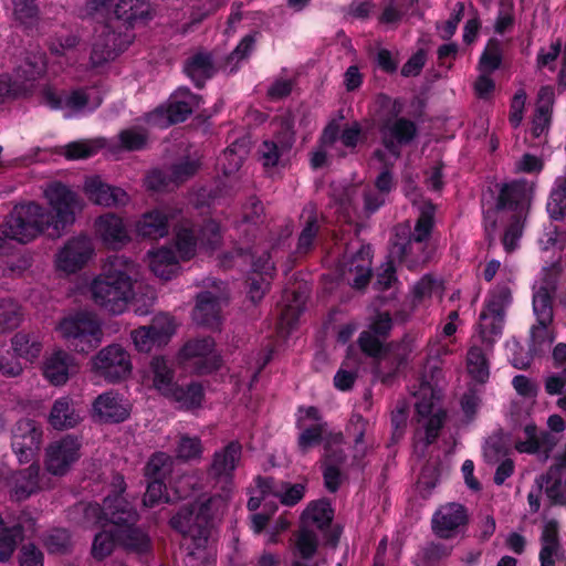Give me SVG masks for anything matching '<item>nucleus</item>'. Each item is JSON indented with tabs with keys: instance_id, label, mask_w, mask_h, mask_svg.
<instances>
[{
	"instance_id": "9d476101",
	"label": "nucleus",
	"mask_w": 566,
	"mask_h": 566,
	"mask_svg": "<svg viewBox=\"0 0 566 566\" xmlns=\"http://www.w3.org/2000/svg\"><path fill=\"white\" fill-rule=\"evenodd\" d=\"M242 446L230 442L214 452L210 464V476L221 482V492L214 496L201 497L214 512H222L233 493V472L241 462Z\"/></svg>"
},
{
	"instance_id": "6e6552de",
	"label": "nucleus",
	"mask_w": 566,
	"mask_h": 566,
	"mask_svg": "<svg viewBox=\"0 0 566 566\" xmlns=\"http://www.w3.org/2000/svg\"><path fill=\"white\" fill-rule=\"evenodd\" d=\"M555 290L553 280L543 279L534 284L533 310L536 324L531 329L530 352L532 355L544 353L555 340L556 335L551 324L554 319L552 308V293Z\"/></svg>"
},
{
	"instance_id": "c85d7f7f",
	"label": "nucleus",
	"mask_w": 566,
	"mask_h": 566,
	"mask_svg": "<svg viewBox=\"0 0 566 566\" xmlns=\"http://www.w3.org/2000/svg\"><path fill=\"white\" fill-rule=\"evenodd\" d=\"M95 232L103 243L111 248L122 247L130 240L123 219L113 212L98 217L95 222Z\"/></svg>"
},
{
	"instance_id": "473e14b6",
	"label": "nucleus",
	"mask_w": 566,
	"mask_h": 566,
	"mask_svg": "<svg viewBox=\"0 0 566 566\" xmlns=\"http://www.w3.org/2000/svg\"><path fill=\"white\" fill-rule=\"evenodd\" d=\"M548 438L547 432H538L535 423L531 419H524L523 422L514 428L513 443L521 453H536L544 447Z\"/></svg>"
},
{
	"instance_id": "72a5a7b5",
	"label": "nucleus",
	"mask_w": 566,
	"mask_h": 566,
	"mask_svg": "<svg viewBox=\"0 0 566 566\" xmlns=\"http://www.w3.org/2000/svg\"><path fill=\"white\" fill-rule=\"evenodd\" d=\"M541 566H555L556 562L566 560V553L558 542V524L546 521L542 528Z\"/></svg>"
},
{
	"instance_id": "b1692460",
	"label": "nucleus",
	"mask_w": 566,
	"mask_h": 566,
	"mask_svg": "<svg viewBox=\"0 0 566 566\" xmlns=\"http://www.w3.org/2000/svg\"><path fill=\"white\" fill-rule=\"evenodd\" d=\"M130 415V405L123 395L106 391L98 395L92 403V417L98 422L118 423Z\"/></svg>"
},
{
	"instance_id": "c756f323",
	"label": "nucleus",
	"mask_w": 566,
	"mask_h": 566,
	"mask_svg": "<svg viewBox=\"0 0 566 566\" xmlns=\"http://www.w3.org/2000/svg\"><path fill=\"white\" fill-rule=\"evenodd\" d=\"M199 168V161L186 159L171 167L168 177L160 170L149 172L146 178V186L151 189L168 188L169 184H179L193 176Z\"/></svg>"
},
{
	"instance_id": "5fc2aeb1",
	"label": "nucleus",
	"mask_w": 566,
	"mask_h": 566,
	"mask_svg": "<svg viewBox=\"0 0 566 566\" xmlns=\"http://www.w3.org/2000/svg\"><path fill=\"white\" fill-rule=\"evenodd\" d=\"M502 61V48L497 39H490L478 63V72L494 73Z\"/></svg>"
},
{
	"instance_id": "dca6fc26",
	"label": "nucleus",
	"mask_w": 566,
	"mask_h": 566,
	"mask_svg": "<svg viewBox=\"0 0 566 566\" xmlns=\"http://www.w3.org/2000/svg\"><path fill=\"white\" fill-rule=\"evenodd\" d=\"M417 134V127L413 122L407 118H394L386 122L381 127V137L384 149L375 154V160L392 164L399 156V147L402 144L410 143Z\"/></svg>"
},
{
	"instance_id": "3c124183",
	"label": "nucleus",
	"mask_w": 566,
	"mask_h": 566,
	"mask_svg": "<svg viewBox=\"0 0 566 566\" xmlns=\"http://www.w3.org/2000/svg\"><path fill=\"white\" fill-rule=\"evenodd\" d=\"M188 76L200 85L206 78L211 77L214 73V66L211 61L210 54L198 53L190 57L185 67Z\"/></svg>"
},
{
	"instance_id": "393cba45",
	"label": "nucleus",
	"mask_w": 566,
	"mask_h": 566,
	"mask_svg": "<svg viewBox=\"0 0 566 566\" xmlns=\"http://www.w3.org/2000/svg\"><path fill=\"white\" fill-rule=\"evenodd\" d=\"M83 190L88 200L103 207L125 206L129 201L127 191L108 185L99 176H87Z\"/></svg>"
},
{
	"instance_id": "423d86ee",
	"label": "nucleus",
	"mask_w": 566,
	"mask_h": 566,
	"mask_svg": "<svg viewBox=\"0 0 566 566\" xmlns=\"http://www.w3.org/2000/svg\"><path fill=\"white\" fill-rule=\"evenodd\" d=\"M304 493L305 486L302 485V483H295L294 485H290V483H281L280 485H274L272 480L258 478L255 486L253 488L252 494L248 501V507L250 511H256V509L263 503V506L269 511V513H254L252 515L251 522L253 532L260 533L264 531L269 523L270 514L274 513L276 509L275 499H279L280 502L287 506H292V504L301 501Z\"/></svg>"
},
{
	"instance_id": "13d9d810",
	"label": "nucleus",
	"mask_w": 566,
	"mask_h": 566,
	"mask_svg": "<svg viewBox=\"0 0 566 566\" xmlns=\"http://www.w3.org/2000/svg\"><path fill=\"white\" fill-rule=\"evenodd\" d=\"M175 452L182 461L199 459L203 452L202 441L199 437H190L187 436V433H182V436L179 437Z\"/></svg>"
},
{
	"instance_id": "7ed1b4c3",
	"label": "nucleus",
	"mask_w": 566,
	"mask_h": 566,
	"mask_svg": "<svg viewBox=\"0 0 566 566\" xmlns=\"http://www.w3.org/2000/svg\"><path fill=\"white\" fill-rule=\"evenodd\" d=\"M136 265L126 256H111L98 275L91 280L88 293L99 308L111 314H123L136 300L134 275Z\"/></svg>"
},
{
	"instance_id": "f3484780",
	"label": "nucleus",
	"mask_w": 566,
	"mask_h": 566,
	"mask_svg": "<svg viewBox=\"0 0 566 566\" xmlns=\"http://www.w3.org/2000/svg\"><path fill=\"white\" fill-rule=\"evenodd\" d=\"M200 98L187 91V88H179L175 92L167 107L156 108L145 117L149 125L156 127H168L174 123H180L192 113L193 108L198 107Z\"/></svg>"
},
{
	"instance_id": "a211bd4d",
	"label": "nucleus",
	"mask_w": 566,
	"mask_h": 566,
	"mask_svg": "<svg viewBox=\"0 0 566 566\" xmlns=\"http://www.w3.org/2000/svg\"><path fill=\"white\" fill-rule=\"evenodd\" d=\"M227 300V287L222 283L212 282L211 290L198 295L197 304L192 312L193 321L199 325L218 328L221 321L222 304Z\"/></svg>"
},
{
	"instance_id": "a18cd8bd",
	"label": "nucleus",
	"mask_w": 566,
	"mask_h": 566,
	"mask_svg": "<svg viewBox=\"0 0 566 566\" xmlns=\"http://www.w3.org/2000/svg\"><path fill=\"white\" fill-rule=\"evenodd\" d=\"M149 10L147 0H119L114 14L126 23H135V21L147 19Z\"/></svg>"
},
{
	"instance_id": "cd10ccee",
	"label": "nucleus",
	"mask_w": 566,
	"mask_h": 566,
	"mask_svg": "<svg viewBox=\"0 0 566 566\" xmlns=\"http://www.w3.org/2000/svg\"><path fill=\"white\" fill-rule=\"evenodd\" d=\"M467 522V512L459 503H447L439 507L432 518L434 533L440 537H452Z\"/></svg>"
},
{
	"instance_id": "79ce46f5",
	"label": "nucleus",
	"mask_w": 566,
	"mask_h": 566,
	"mask_svg": "<svg viewBox=\"0 0 566 566\" xmlns=\"http://www.w3.org/2000/svg\"><path fill=\"white\" fill-rule=\"evenodd\" d=\"M81 421V415L73 406L72 399L62 397L56 399L49 415V423L55 429L73 428Z\"/></svg>"
},
{
	"instance_id": "69168bd1",
	"label": "nucleus",
	"mask_w": 566,
	"mask_h": 566,
	"mask_svg": "<svg viewBox=\"0 0 566 566\" xmlns=\"http://www.w3.org/2000/svg\"><path fill=\"white\" fill-rule=\"evenodd\" d=\"M21 319L20 308L14 301L0 302V331L15 328Z\"/></svg>"
},
{
	"instance_id": "8fccbe9b",
	"label": "nucleus",
	"mask_w": 566,
	"mask_h": 566,
	"mask_svg": "<svg viewBox=\"0 0 566 566\" xmlns=\"http://www.w3.org/2000/svg\"><path fill=\"white\" fill-rule=\"evenodd\" d=\"M546 210L553 220H562L566 216V175L556 178Z\"/></svg>"
},
{
	"instance_id": "680f3d73",
	"label": "nucleus",
	"mask_w": 566,
	"mask_h": 566,
	"mask_svg": "<svg viewBox=\"0 0 566 566\" xmlns=\"http://www.w3.org/2000/svg\"><path fill=\"white\" fill-rule=\"evenodd\" d=\"M147 138V133L142 127L126 128L117 136L119 146L124 149H140L145 146Z\"/></svg>"
},
{
	"instance_id": "0eeeda50",
	"label": "nucleus",
	"mask_w": 566,
	"mask_h": 566,
	"mask_svg": "<svg viewBox=\"0 0 566 566\" xmlns=\"http://www.w3.org/2000/svg\"><path fill=\"white\" fill-rule=\"evenodd\" d=\"M416 396V450L423 449L437 439L443 423L444 412L440 406V394L429 382L420 385Z\"/></svg>"
},
{
	"instance_id": "a878e982",
	"label": "nucleus",
	"mask_w": 566,
	"mask_h": 566,
	"mask_svg": "<svg viewBox=\"0 0 566 566\" xmlns=\"http://www.w3.org/2000/svg\"><path fill=\"white\" fill-rule=\"evenodd\" d=\"M342 276L353 289L361 290L368 285L371 277V249L369 245L358 248L356 254L344 264Z\"/></svg>"
},
{
	"instance_id": "7c9ffc66",
	"label": "nucleus",
	"mask_w": 566,
	"mask_h": 566,
	"mask_svg": "<svg viewBox=\"0 0 566 566\" xmlns=\"http://www.w3.org/2000/svg\"><path fill=\"white\" fill-rule=\"evenodd\" d=\"M392 326L388 313H379L370 325L369 331H364L358 343L364 353L370 356H380L382 353L381 336H386Z\"/></svg>"
},
{
	"instance_id": "bf43d9fd",
	"label": "nucleus",
	"mask_w": 566,
	"mask_h": 566,
	"mask_svg": "<svg viewBox=\"0 0 566 566\" xmlns=\"http://www.w3.org/2000/svg\"><path fill=\"white\" fill-rule=\"evenodd\" d=\"M203 398V391L200 384H190L187 388H175L172 400L179 403L180 408L192 409L200 405Z\"/></svg>"
},
{
	"instance_id": "a19ab883",
	"label": "nucleus",
	"mask_w": 566,
	"mask_h": 566,
	"mask_svg": "<svg viewBox=\"0 0 566 566\" xmlns=\"http://www.w3.org/2000/svg\"><path fill=\"white\" fill-rule=\"evenodd\" d=\"M171 214L165 210H153L145 212L137 221L136 232L142 237L157 238L165 237L168 232Z\"/></svg>"
},
{
	"instance_id": "09e8293b",
	"label": "nucleus",
	"mask_w": 566,
	"mask_h": 566,
	"mask_svg": "<svg viewBox=\"0 0 566 566\" xmlns=\"http://www.w3.org/2000/svg\"><path fill=\"white\" fill-rule=\"evenodd\" d=\"M11 343L14 354L27 360L38 358L42 350V343L34 334L18 333Z\"/></svg>"
},
{
	"instance_id": "bb28decb",
	"label": "nucleus",
	"mask_w": 566,
	"mask_h": 566,
	"mask_svg": "<svg viewBox=\"0 0 566 566\" xmlns=\"http://www.w3.org/2000/svg\"><path fill=\"white\" fill-rule=\"evenodd\" d=\"M77 364L72 355L63 349H53L43 361V376L50 384L64 385L77 373Z\"/></svg>"
},
{
	"instance_id": "774afa93",
	"label": "nucleus",
	"mask_w": 566,
	"mask_h": 566,
	"mask_svg": "<svg viewBox=\"0 0 566 566\" xmlns=\"http://www.w3.org/2000/svg\"><path fill=\"white\" fill-rule=\"evenodd\" d=\"M412 295L416 301H423L424 297H440L441 296V287L437 281L429 279V276H423L412 289Z\"/></svg>"
},
{
	"instance_id": "2f4dec72",
	"label": "nucleus",
	"mask_w": 566,
	"mask_h": 566,
	"mask_svg": "<svg viewBox=\"0 0 566 566\" xmlns=\"http://www.w3.org/2000/svg\"><path fill=\"white\" fill-rule=\"evenodd\" d=\"M145 381L150 382L160 394L172 399L176 390V382L174 380V371L170 367L169 360L164 357H155L147 374L144 375Z\"/></svg>"
},
{
	"instance_id": "c03bdc74",
	"label": "nucleus",
	"mask_w": 566,
	"mask_h": 566,
	"mask_svg": "<svg viewBox=\"0 0 566 566\" xmlns=\"http://www.w3.org/2000/svg\"><path fill=\"white\" fill-rule=\"evenodd\" d=\"M248 154L247 143L235 142L222 153L217 160V167L222 170L226 176H230L239 170L244 157Z\"/></svg>"
},
{
	"instance_id": "f704fd0d",
	"label": "nucleus",
	"mask_w": 566,
	"mask_h": 566,
	"mask_svg": "<svg viewBox=\"0 0 566 566\" xmlns=\"http://www.w3.org/2000/svg\"><path fill=\"white\" fill-rule=\"evenodd\" d=\"M253 275L250 280L248 294L252 301H259L264 296L269 289L270 281L275 271L271 256L263 252L255 261L252 262Z\"/></svg>"
},
{
	"instance_id": "f257e3e1",
	"label": "nucleus",
	"mask_w": 566,
	"mask_h": 566,
	"mask_svg": "<svg viewBox=\"0 0 566 566\" xmlns=\"http://www.w3.org/2000/svg\"><path fill=\"white\" fill-rule=\"evenodd\" d=\"M43 196L50 210L46 211L35 201L14 206L1 226L4 237L22 244L33 241L43 232L50 237H61L66 227L74 223L76 211L83 208L77 193L62 182H50Z\"/></svg>"
},
{
	"instance_id": "2eb2a0df",
	"label": "nucleus",
	"mask_w": 566,
	"mask_h": 566,
	"mask_svg": "<svg viewBox=\"0 0 566 566\" xmlns=\"http://www.w3.org/2000/svg\"><path fill=\"white\" fill-rule=\"evenodd\" d=\"M81 457V441L66 436L49 443L44 450V468L49 476H64Z\"/></svg>"
},
{
	"instance_id": "052dcab7",
	"label": "nucleus",
	"mask_w": 566,
	"mask_h": 566,
	"mask_svg": "<svg viewBox=\"0 0 566 566\" xmlns=\"http://www.w3.org/2000/svg\"><path fill=\"white\" fill-rule=\"evenodd\" d=\"M115 546L116 541L113 533L108 531H101L96 533L93 538L91 554L95 560H103V558L111 556Z\"/></svg>"
},
{
	"instance_id": "0e129e2a",
	"label": "nucleus",
	"mask_w": 566,
	"mask_h": 566,
	"mask_svg": "<svg viewBox=\"0 0 566 566\" xmlns=\"http://www.w3.org/2000/svg\"><path fill=\"white\" fill-rule=\"evenodd\" d=\"M434 213V207L431 202H426L420 209V217L416 222L415 232L412 234L416 242H421L429 235L432 228V218Z\"/></svg>"
},
{
	"instance_id": "864d4df0",
	"label": "nucleus",
	"mask_w": 566,
	"mask_h": 566,
	"mask_svg": "<svg viewBox=\"0 0 566 566\" xmlns=\"http://www.w3.org/2000/svg\"><path fill=\"white\" fill-rule=\"evenodd\" d=\"M358 366V358L348 354L345 360L342 361L340 368L334 377L335 387L339 390H348L353 388L356 380Z\"/></svg>"
},
{
	"instance_id": "1a4fd4ad",
	"label": "nucleus",
	"mask_w": 566,
	"mask_h": 566,
	"mask_svg": "<svg viewBox=\"0 0 566 566\" xmlns=\"http://www.w3.org/2000/svg\"><path fill=\"white\" fill-rule=\"evenodd\" d=\"M507 283L499 284L489 292L484 310L478 321V336L486 348H491L502 335L505 324V310L512 302V291Z\"/></svg>"
},
{
	"instance_id": "4468645a",
	"label": "nucleus",
	"mask_w": 566,
	"mask_h": 566,
	"mask_svg": "<svg viewBox=\"0 0 566 566\" xmlns=\"http://www.w3.org/2000/svg\"><path fill=\"white\" fill-rule=\"evenodd\" d=\"M91 370L108 382H118L132 374L133 363L119 344L106 345L91 360Z\"/></svg>"
},
{
	"instance_id": "39448f33",
	"label": "nucleus",
	"mask_w": 566,
	"mask_h": 566,
	"mask_svg": "<svg viewBox=\"0 0 566 566\" xmlns=\"http://www.w3.org/2000/svg\"><path fill=\"white\" fill-rule=\"evenodd\" d=\"M220 238V229L214 221H210L201 230L199 239L195 237L189 221H182L175 232V252L169 247L150 250L147 253L148 266L161 280H170L180 270V262L190 260L196 255L199 243L214 247ZM199 240V241H198Z\"/></svg>"
},
{
	"instance_id": "9b49d317",
	"label": "nucleus",
	"mask_w": 566,
	"mask_h": 566,
	"mask_svg": "<svg viewBox=\"0 0 566 566\" xmlns=\"http://www.w3.org/2000/svg\"><path fill=\"white\" fill-rule=\"evenodd\" d=\"M59 335L64 339H76L85 345L75 344V348L85 353L101 343L103 331L98 318L92 313H76L64 316L56 326Z\"/></svg>"
},
{
	"instance_id": "603ef678",
	"label": "nucleus",
	"mask_w": 566,
	"mask_h": 566,
	"mask_svg": "<svg viewBox=\"0 0 566 566\" xmlns=\"http://www.w3.org/2000/svg\"><path fill=\"white\" fill-rule=\"evenodd\" d=\"M333 518V510L328 502H313L302 514V521L305 525L323 528L328 526Z\"/></svg>"
},
{
	"instance_id": "aec40b11",
	"label": "nucleus",
	"mask_w": 566,
	"mask_h": 566,
	"mask_svg": "<svg viewBox=\"0 0 566 566\" xmlns=\"http://www.w3.org/2000/svg\"><path fill=\"white\" fill-rule=\"evenodd\" d=\"M94 253L92 240L85 235L72 237L65 242L55 256L56 270L65 274H73L81 270Z\"/></svg>"
},
{
	"instance_id": "de8ad7c7",
	"label": "nucleus",
	"mask_w": 566,
	"mask_h": 566,
	"mask_svg": "<svg viewBox=\"0 0 566 566\" xmlns=\"http://www.w3.org/2000/svg\"><path fill=\"white\" fill-rule=\"evenodd\" d=\"M467 368L476 382L484 384L490 378L488 354L479 347L470 348L467 355Z\"/></svg>"
},
{
	"instance_id": "338daca9",
	"label": "nucleus",
	"mask_w": 566,
	"mask_h": 566,
	"mask_svg": "<svg viewBox=\"0 0 566 566\" xmlns=\"http://www.w3.org/2000/svg\"><path fill=\"white\" fill-rule=\"evenodd\" d=\"M44 545L51 553L64 552L71 545V536L65 530H54L44 536Z\"/></svg>"
},
{
	"instance_id": "49530a36",
	"label": "nucleus",
	"mask_w": 566,
	"mask_h": 566,
	"mask_svg": "<svg viewBox=\"0 0 566 566\" xmlns=\"http://www.w3.org/2000/svg\"><path fill=\"white\" fill-rule=\"evenodd\" d=\"M105 144L103 138H86L85 140L72 142L63 147V155L69 160H84V158L95 156L101 148L105 147Z\"/></svg>"
},
{
	"instance_id": "c9c22d12",
	"label": "nucleus",
	"mask_w": 566,
	"mask_h": 566,
	"mask_svg": "<svg viewBox=\"0 0 566 566\" xmlns=\"http://www.w3.org/2000/svg\"><path fill=\"white\" fill-rule=\"evenodd\" d=\"M360 128L359 124L354 123L343 129L339 135V126L337 123H331L325 127L323 133V143H332L335 148L336 156H344L347 149H353L359 142Z\"/></svg>"
},
{
	"instance_id": "4c0bfd02",
	"label": "nucleus",
	"mask_w": 566,
	"mask_h": 566,
	"mask_svg": "<svg viewBox=\"0 0 566 566\" xmlns=\"http://www.w3.org/2000/svg\"><path fill=\"white\" fill-rule=\"evenodd\" d=\"M342 436L340 433H336V436L331 437L325 444V457H324V482L328 490H337L340 481V463L343 461L342 451L339 448L333 449L332 443L340 444Z\"/></svg>"
},
{
	"instance_id": "6ab92c4d",
	"label": "nucleus",
	"mask_w": 566,
	"mask_h": 566,
	"mask_svg": "<svg viewBox=\"0 0 566 566\" xmlns=\"http://www.w3.org/2000/svg\"><path fill=\"white\" fill-rule=\"evenodd\" d=\"M177 328L176 319L168 314L156 315L153 325L134 329L130 334L134 346L140 353H149L154 346L167 344Z\"/></svg>"
},
{
	"instance_id": "4be33fe9",
	"label": "nucleus",
	"mask_w": 566,
	"mask_h": 566,
	"mask_svg": "<svg viewBox=\"0 0 566 566\" xmlns=\"http://www.w3.org/2000/svg\"><path fill=\"white\" fill-rule=\"evenodd\" d=\"M53 484V478L45 469L42 471L39 463H31L30 467L15 472L12 476L11 495L18 501H23L31 494L52 488Z\"/></svg>"
},
{
	"instance_id": "20e7f679",
	"label": "nucleus",
	"mask_w": 566,
	"mask_h": 566,
	"mask_svg": "<svg viewBox=\"0 0 566 566\" xmlns=\"http://www.w3.org/2000/svg\"><path fill=\"white\" fill-rule=\"evenodd\" d=\"M211 506L199 500L171 517V526L184 534L186 566H214L216 547L208 522L214 516Z\"/></svg>"
},
{
	"instance_id": "6e6d98bb",
	"label": "nucleus",
	"mask_w": 566,
	"mask_h": 566,
	"mask_svg": "<svg viewBox=\"0 0 566 566\" xmlns=\"http://www.w3.org/2000/svg\"><path fill=\"white\" fill-rule=\"evenodd\" d=\"M376 187L378 192L375 195H373V192H367L364 197L365 209L369 212H373L382 206L385 192L390 191L392 187V177L390 172L382 171L376 180Z\"/></svg>"
},
{
	"instance_id": "e2e57ef3",
	"label": "nucleus",
	"mask_w": 566,
	"mask_h": 566,
	"mask_svg": "<svg viewBox=\"0 0 566 566\" xmlns=\"http://www.w3.org/2000/svg\"><path fill=\"white\" fill-rule=\"evenodd\" d=\"M295 546L301 557L310 558L313 556L317 548V536L311 530V525L303 524L302 530L298 532Z\"/></svg>"
},
{
	"instance_id": "412c9836",
	"label": "nucleus",
	"mask_w": 566,
	"mask_h": 566,
	"mask_svg": "<svg viewBox=\"0 0 566 566\" xmlns=\"http://www.w3.org/2000/svg\"><path fill=\"white\" fill-rule=\"evenodd\" d=\"M42 443V429L32 419H22L13 429L11 447L19 462H31Z\"/></svg>"
},
{
	"instance_id": "f8f14e48",
	"label": "nucleus",
	"mask_w": 566,
	"mask_h": 566,
	"mask_svg": "<svg viewBox=\"0 0 566 566\" xmlns=\"http://www.w3.org/2000/svg\"><path fill=\"white\" fill-rule=\"evenodd\" d=\"M41 102L50 108L63 109L65 117L83 112H92L102 103L96 88L85 91L60 92L54 87H45L41 93Z\"/></svg>"
},
{
	"instance_id": "37998d69",
	"label": "nucleus",
	"mask_w": 566,
	"mask_h": 566,
	"mask_svg": "<svg viewBox=\"0 0 566 566\" xmlns=\"http://www.w3.org/2000/svg\"><path fill=\"white\" fill-rule=\"evenodd\" d=\"M31 527L32 522L12 527L4 526L3 520L0 516V562H7L12 557L18 541H21L23 537V532L30 531Z\"/></svg>"
},
{
	"instance_id": "f03ea898",
	"label": "nucleus",
	"mask_w": 566,
	"mask_h": 566,
	"mask_svg": "<svg viewBox=\"0 0 566 566\" xmlns=\"http://www.w3.org/2000/svg\"><path fill=\"white\" fill-rule=\"evenodd\" d=\"M112 492L105 497L103 505L90 503L84 507V516L88 525H114L117 538L129 551L145 552L149 547L147 534L136 527L138 515L133 504L124 497L126 488L123 476L115 475Z\"/></svg>"
},
{
	"instance_id": "ddd939ff",
	"label": "nucleus",
	"mask_w": 566,
	"mask_h": 566,
	"mask_svg": "<svg viewBox=\"0 0 566 566\" xmlns=\"http://www.w3.org/2000/svg\"><path fill=\"white\" fill-rule=\"evenodd\" d=\"M178 361L184 368L198 374H210L220 368L221 357L210 337L193 338L186 342L178 353Z\"/></svg>"
},
{
	"instance_id": "4d7b16f0",
	"label": "nucleus",
	"mask_w": 566,
	"mask_h": 566,
	"mask_svg": "<svg viewBox=\"0 0 566 566\" xmlns=\"http://www.w3.org/2000/svg\"><path fill=\"white\" fill-rule=\"evenodd\" d=\"M172 470V459L165 452H156L148 461L145 468V474L148 479H159L164 482V479Z\"/></svg>"
},
{
	"instance_id": "e433bc0d",
	"label": "nucleus",
	"mask_w": 566,
	"mask_h": 566,
	"mask_svg": "<svg viewBox=\"0 0 566 566\" xmlns=\"http://www.w3.org/2000/svg\"><path fill=\"white\" fill-rule=\"evenodd\" d=\"M533 191V185L520 180L513 181L504 186L500 192V200L497 202V211L505 210V208H513L515 206L516 212L523 216L524 209L530 201Z\"/></svg>"
},
{
	"instance_id": "58836bf2",
	"label": "nucleus",
	"mask_w": 566,
	"mask_h": 566,
	"mask_svg": "<svg viewBox=\"0 0 566 566\" xmlns=\"http://www.w3.org/2000/svg\"><path fill=\"white\" fill-rule=\"evenodd\" d=\"M537 482L554 502L566 503V453Z\"/></svg>"
},
{
	"instance_id": "5701e85b",
	"label": "nucleus",
	"mask_w": 566,
	"mask_h": 566,
	"mask_svg": "<svg viewBox=\"0 0 566 566\" xmlns=\"http://www.w3.org/2000/svg\"><path fill=\"white\" fill-rule=\"evenodd\" d=\"M297 427L301 433L297 438V447L305 453L319 443L326 433V423L315 407H301L297 409Z\"/></svg>"
},
{
	"instance_id": "ea45409f",
	"label": "nucleus",
	"mask_w": 566,
	"mask_h": 566,
	"mask_svg": "<svg viewBox=\"0 0 566 566\" xmlns=\"http://www.w3.org/2000/svg\"><path fill=\"white\" fill-rule=\"evenodd\" d=\"M130 38L122 36L115 32H106L104 29L99 39L93 45L91 60L94 64L103 63V61L115 59L117 53L123 52L128 45Z\"/></svg>"
}]
</instances>
